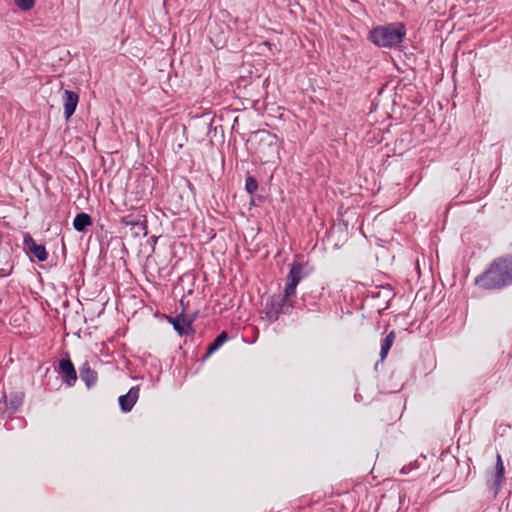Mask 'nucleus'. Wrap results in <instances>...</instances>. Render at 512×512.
I'll return each instance as SVG.
<instances>
[{"label": "nucleus", "mask_w": 512, "mask_h": 512, "mask_svg": "<svg viewBox=\"0 0 512 512\" xmlns=\"http://www.w3.org/2000/svg\"><path fill=\"white\" fill-rule=\"evenodd\" d=\"M14 414V412H10V407L8 404V397L6 394L0 400V417L9 418Z\"/></svg>", "instance_id": "nucleus-19"}, {"label": "nucleus", "mask_w": 512, "mask_h": 512, "mask_svg": "<svg viewBox=\"0 0 512 512\" xmlns=\"http://www.w3.org/2000/svg\"><path fill=\"white\" fill-rule=\"evenodd\" d=\"M229 336L226 331H222L219 333L216 338L213 340L211 344H209L206 354L204 358L210 357L214 352H216L227 340Z\"/></svg>", "instance_id": "nucleus-14"}, {"label": "nucleus", "mask_w": 512, "mask_h": 512, "mask_svg": "<svg viewBox=\"0 0 512 512\" xmlns=\"http://www.w3.org/2000/svg\"><path fill=\"white\" fill-rule=\"evenodd\" d=\"M80 379L86 384L87 388L93 387L98 379L97 372L93 370L88 362H85L80 370Z\"/></svg>", "instance_id": "nucleus-12"}, {"label": "nucleus", "mask_w": 512, "mask_h": 512, "mask_svg": "<svg viewBox=\"0 0 512 512\" xmlns=\"http://www.w3.org/2000/svg\"><path fill=\"white\" fill-rule=\"evenodd\" d=\"M503 477H504V466H503L500 455H498L497 463H496L495 479L493 482V486H495V494H497L498 490L500 489Z\"/></svg>", "instance_id": "nucleus-17"}, {"label": "nucleus", "mask_w": 512, "mask_h": 512, "mask_svg": "<svg viewBox=\"0 0 512 512\" xmlns=\"http://www.w3.org/2000/svg\"><path fill=\"white\" fill-rule=\"evenodd\" d=\"M79 102L78 93L65 90L63 93V106H64V117L66 120L70 119L71 116L75 113L77 105Z\"/></svg>", "instance_id": "nucleus-11"}, {"label": "nucleus", "mask_w": 512, "mask_h": 512, "mask_svg": "<svg viewBox=\"0 0 512 512\" xmlns=\"http://www.w3.org/2000/svg\"><path fill=\"white\" fill-rule=\"evenodd\" d=\"M72 224H73V228L77 232H85L88 227L92 226L93 220L89 214H87L85 212H81V213L76 214V216L73 219Z\"/></svg>", "instance_id": "nucleus-13"}, {"label": "nucleus", "mask_w": 512, "mask_h": 512, "mask_svg": "<svg viewBox=\"0 0 512 512\" xmlns=\"http://www.w3.org/2000/svg\"><path fill=\"white\" fill-rule=\"evenodd\" d=\"M316 304L313 297L309 294H303L301 297V303L298 304L299 308H307L308 310H313V306Z\"/></svg>", "instance_id": "nucleus-20"}, {"label": "nucleus", "mask_w": 512, "mask_h": 512, "mask_svg": "<svg viewBox=\"0 0 512 512\" xmlns=\"http://www.w3.org/2000/svg\"><path fill=\"white\" fill-rule=\"evenodd\" d=\"M15 5L22 11H29L35 5V0H15Z\"/></svg>", "instance_id": "nucleus-21"}, {"label": "nucleus", "mask_w": 512, "mask_h": 512, "mask_svg": "<svg viewBox=\"0 0 512 512\" xmlns=\"http://www.w3.org/2000/svg\"><path fill=\"white\" fill-rule=\"evenodd\" d=\"M258 181L255 177L247 174L245 178V190L249 195H253L258 190Z\"/></svg>", "instance_id": "nucleus-18"}, {"label": "nucleus", "mask_w": 512, "mask_h": 512, "mask_svg": "<svg viewBox=\"0 0 512 512\" xmlns=\"http://www.w3.org/2000/svg\"><path fill=\"white\" fill-rule=\"evenodd\" d=\"M475 284L486 290L512 285V253L495 259L487 270L475 278Z\"/></svg>", "instance_id": "nucleus-1"}, {"label": "nucleus", "mask_w": 512, "mask_h": 512, "mask_svg": "<svg viewBox=\"0 0 512 512\" xmlns=\"http://www.w3.org/2000/svg\"><path fill=\"white\" fill-rule=\"evenodd\" d=\"M10 273H11V271L8 273H5V272H2V270H0V277L8 276Z\"/></svg>", "instance_id": "nucleus-24"}, {"label": "nucleus", "mask_w": 512, "mask_h": 512, "mask_svg": "<svg viewBox=\"0 0 512 512\" xmlns=\"http://www.w3.org/2000/svg\"><path fill=\"white\" fill-rule=\"evenodd\" d=\"M8 397V404L10 407V412L16 413L19 408L23 405L24 393L23 392H13Z\"/></svg>", "instance_id": "nucleus-15"}, {"label": "nucleus", "mask_w": 512, "mask_h": 512, "mask_svg": "<svg viewBox=\"0 0 512 512\" xmlns=\"http://www.w3.org/2000/svg\"><path fill=\"white\" fill-rule=\"evenodd\" d=\"M121 224L125 227H130L132 235L137 237L139 235L145 236L147 231L146 219L141 215L129 214L121 218Z\"/></svg>", "instance_id": "nucleus-7"}, {"label": "nucleus", "mask_w": 512, "mask_h": 512, "mask_svg": "<svg viewBox=\"0 0 512 512\" xmlns=\"http://www.w3.org/2000/svg\"><path fill=\"white\" fill-rule=\"evenodd\" d=\"M139 391V386H133L126 394L121 395L118 398L119 406L122 412L128 413L133 409L139 398Z\"/></svg>", "instance_id": "nucleus-10"}, {"label": "nucleus", "mask_w": 512, "mask_h": 512, "mask_svg": "<svg viewBox=\"0 0 512 512\" xmlns=\"http://www.w3.org/2000/svg\"><path fill=\"white\" fill-rule=\"evenodd\" d=\"M406 36V27L402 22H391L372 28L367 40L381 49H398Z\"/></svg>", "instance_id": "nucleus-2"}, {"label": "nucleus", "mask_w": 512, "mask_h": 512, "mask_svg": "<svg viewBox=\"0 0 512 512\" xmlns=\"http://www.w3.org/2000/svg\"><path fill=\"white\" fill-rule=\"evenodd\" d=\"M262 134H265L268 138H275V136H272L269 132L267 131H261Z\"/></svg>", "instance_id": "nucleus-23"}, {"label": "nucleus", "mask_w": 512, "mask_h": 512, "mask_svg": "<svg viewBox=\"0 0 512 512\" xmlns=\"http://www.w3.org/2000/svg\"><path fill=\"white\" fill-rule=\"evenodd\" d=\"M404 498H405V494H401V493H399V496H398L399 504H401V503H402V501L404 500Z\"/></svg>", "instance_id": "nucleus-22"}, {"label": "nucleus", "mask_w": 512, "mask_h": 512, "mask_svg": "<svg viewBox=\"0 0 512 512\" xmlns=\"http://www.w3.org/2000/svg\"><path fill=\"white\" fill-rule=\"evenodd\" d=\"M395 333L394 331L389 332L384 339L381 341V349H380V360L383 361L394 342Z\"/></svg>", "instance_id": "nucleus-16"}, {"label": "nucleus", "mask_w": 512, "mask_h": 512, "mask_svg": "<svg viewBox=\"0 0 512 512\" xmlns=\"http://www.w3.org/2000/svg\"><path fill=\"white\" fill-rule=\"evenodd\" d=\"M291 297L286 296L284 291L282 295H272L267 299L263 311L269 322H275L282 314L291 312L295 307Z\"/></svg>", "instance_id": "nucleus-3"}, {"label": "nucleus", "mask_w": 512, "mask_h": 512, "mask_svg": "<svg viewBox=\"0 0 512 512\" xmlns=\"http://www.w3.org/2000/svg\"><path fill=\"white\" fill-rule=\"evenodd\" d=\"M394 296L395 292L390 284L377 286L370 291V297L375 301L373 306L379 313L389 308Z\"/></svg>", "instance_id": "nucleus-5"}, {"label": "nucleus", "mask_w": 512, "mask_h": 512, "mask_svg": "<svg viewBox=\"0 0 512 512\" xmlns=\"http://www.w3.org/2000/svg\"><path fill=\"white\" fill-rule=\"evenodd\" d=\"M290 270L287 275V283L285 286L286 296H295L296 288L298 284L308 277L311 273V269L306 262L294 260L290 265Z\"/></svg>", "instance_id": "nucleus-4"}, {"label": "nucleus", "mask_w": 512, "mask_h": 512, "mask_svg": "<svg viewBox=\"0 0 512 512\" xmlns=\"http://www.w3.org/2000/svg\"><path fill=\"white\" fill-rule=\"evenodd\" d=\"M354 397H355L356 401H360L362 399V396L360 394H357V393L355 394Z\"/></svg>", "instance_id": "nucleus-25"}, {"label": "nucleus", "mask_w": 512, "mask_h": 512, "mask_svg": "<svg viewBox=\"0 0 512 512\" xmlns=\"http://www.w3.org/2000/svg\"><path fill=\"white\" fill-rule=\"evenodd\" d=\"M57 372L62 382L68 387L75 385L77 381V372L74 364L69 358H63L59 361Z\"/></svg>", "instance_id": "nucleus-6"}, {"label": "nucleus", "mask_w": 512, "mask_h": 512, "mask_svg": "<svg viewBox=\"0 0 512 512\" xmlns=\"http://www.w3.org/2000/svg\"><path fill=\"white\" fill-rule=\"evenodd\" d=\"M24 249L30 252L38 261L44 262L48 258V252L45 245L37 244L33 237L26 233L23 237Z\"/></svg>", "instance_id": "nucleus-8"}, {"label": "nucleus", "mask_w": 512, "mask_h": 512, "mask_svg": "<svg viewBox=\"0 0 512 512\" xmlns=\"http://www.w3.org/2000/svg\"><path fill=\"white\" fill-rule=\"evenodd\" d=\"M167 320L180 336L194 333V329L192 327L194 319H186V317L183 313H181L175 317L168 316Z\"/></svg>", "instance_id": "nucleus-9"}]
</instances>
